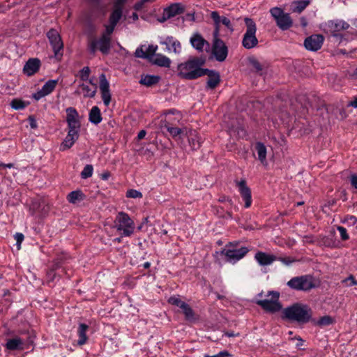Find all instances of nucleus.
I'll use <instances>...</instances> for the list:
<instances>
[{
    "label": "nucleus",
    "instance_id": "nucleus-1",
    "mask_svg": "<svg viewBox=\"0 0 357 357\" xmlns=\"http://www.w3.org/2000/svg\"><path fill=\"white\" fill-rule=\"evenodd\" d=\"M206 62V56H190L188 60L177 66V75L179 77L194 80L202 77L205 68L203 66Z\"/></svg>",
    "mask_w": 357,
    "mask_h": 357
},
{
    "label": "nucleus",
    "instance_id": "nucleus-2",
    "mask_svg": "<svg viewBox=\"0 0 357 357\" xmlns=\"http://www.w3.org/2000/svg\"><path fill=\"white\" fill-rule=\"evenodd\" d=\"M311 317V308L308 305L300 303L288 306L282 311L283 319L301 324L307 323Z\"/></svg>",
    "mask_w": 357,
    "mask_h": 357
},
{
    "label": "nucleus",
    "instance_id": "nucleus-3",
    "mask_svg": "<svg viewBox=\"0 0 357 357\" xmlns=\"http://www.w3.org/2000/svg\"><path fill=\"white\" fill-rule=\"evenodd\" d=\"M238 242H229L222 250L221 253L225 256L226 261L235 264L243 259L250 251L248 247L238 248Z\"/></svg>",
    "mask_w": 357,
    "mask_h": 357
},
{
    "label": "nucleus",
    "instance_id": "nucleus-4",
    "mask_svg": "<svg viewBox=\"0 0 357 357\" xmlns=\"http://www.w3.org/2000/svg\"><path fill=\"white\" fill-rule=\"evenodd\" d=\"M246 31L242 40V45L247 50L252 49L257 46L258 39L256 37L257 26L254 20L249 17L244 19Z\"/></svg>",
    "mask_w": 357,
    "mask_h": 357
},
{
    "label": "nucleus",
    "instance_id": "nucleus-5",
    "mask_svg": "<svg viewBox=\"0 0 357 357\" xmlns=\"http://www.w3.org/2000/svg\"><path fill=\"white\" fill-rule=\"evenodd\" d=\"M115 227L121 236H130L135 231V223L128 213L119 212L116 217Z\"/></svg>",
    "mask_w": 357,
    "mask_h": 357
},
{
    "label": "nucleus",
    "instance_id": "nucleus-6",
    "mask_svg": "<svg viewBox=\"0 0 357 357\" xmlns=\"http://www.w3.org/2000/svg\"><path fill=\"white\" fill-rule=\"evenodd\" d=\"M271 296L270 299L257 300L256 303L267 312L275 313L282 309L279 301L280 294L276 291H269L266 296Z\"/></svg>",
    "mask_w": 357,
    "mask_h": 357
},
{
    "label": "nucleus",
    "instance_id": "nucleus-7",
    "mask_svg": "<svg viewBox=\"0 0 357 357\" xmlns=\"http://www.w3.org/2000/svg\"><path fill=\"white\" fill-rule=\"evenodd\" d=\"M270 13L275 20L277 26L282 31H287L292 26L293 20L290 14L284 13L282 8L273 7L271 8Z\"/></svg>",
    "mask_w": 357,
    "mask_h": 357
},
{
    "label": "nucleus",
    "instance_id": "nucleus-8",
    "mask_svg": "<svg viewBox=\"0 0 357 357\" xmlns=\"http://www.w3.org/2000/svg\"><path fill=\"white\" fill-rule=\"evenodd\" d=\"M47 37L54 52V57L61 61L63 54V43L59 32L55 29H50Z\"/></svg>",
    "mask_w": 357,
    "mask_h": 357
},
{
    "label": "nucleus",
    "instance_id": "nucleus-9",
    "mask_svg": "<svg viewBox=\"0 0 357 357\" xmlns=\"http://www.w3.org/2000/svg\"><path fill=\"white\" fill-rule=\"evenodd\" d=\"M287 285L295 291H307L312 288V275H305L292 278Z\"/></svg>",
    "mask_w": 357,
    "mask_h": 357
},
{
    "label": "nucleus",
    "instance_id": "nucleus-10",
    "mask_svg": "<svg viewBox=\"0 0 357 357\" xmlns=\"http://www.w3.org/2000/svg\"><path fill=\"white\" fill-rule=\"evenodd\" d=\"M111 38H106L105 36H100L99 39L91 40L88 45V49L91 54H95L97 50H99L102 54L107 55L111 50Z\"/></svg>",
    "mask_w": 357,
    "mask_h": 357
},
{
    "label": "nucleus",
    "instance_id": "nucleus-11",
    "mask_svg": "<svg viewBox=\"0 0 357 357\" xmlns=\"http://www.w3.org/2000/svg\"><path fill=\"white\" fill-rule=\"evenodd\" d=\"M212 54L217 61L223 62L228 55V47L220 38L213 39Z\"/></svg>",
    "mask_w": 357,
    "mask_h": 357
},
{
    "label": "nucleus",
    "instance_id": "nucleus-12",
    "mask_svg": "<svg viewBox=\"0 0 357 357\" xmlns=\"http://www.w3.org/2000/svg\"><path fill=\"white\" fill-rule=\"evenodd\" d=\"M236 187L241 196L242 199L245 202V208H250L252 205V193L250 188L247 185L245 179L243 178L241 181H235Z\"/></svg>",
    "mask_w": 357,
    "mask_h": 357
},
{
    "label": "nucleus",
    "instance_id": "nucleus-13",
    "mask_svg": "<svg viewBox=\"0 0 357 357\" xmlns=\"http://www.w3.org/2000/svg\"><path fill=\"white\" fill-rule=\"evenodd\" d=\"M190 43L198 52H203L205 49L210 47L209 43L199 32H195L192 35Z\"/></svg>",
    "mask_w": 357,
    "mask_h": 357
},
{
    "label": "nucleus",
    "instance_id": "nucleus-14",
    "mask_svg": "<svg viewBox=\"0 0 357 357\" xmlns=\"http://www.w3.org/2000/svg\"><path fill=\"white\" fill-rule=\"evenodd\" d=\"M79 129L68 128V134L60 146V150L63 151L71 148L79 138Z\"/></svg>",
    "mask_w": 357,
    "mask_h": 357
},
{
    "label": "nucleus",
    "instance_id": "nucleus-15",
    "mask_svg": "<svg viewBox=\"0 0 357 357\" xmlns=\"http://www.w3.org/2000/svg\"><path fill=\"white\" fill-rule=\"evenodd\" d=\"M100 78V90L103 103L108 106L111 102V93L109 90V83L107 81L105 74H101Z\"/></svg>",
    "mask_w": 357,
    "mask_h": 357
},
{
    "label": "nucleus",
    "instance_id": "nucleus-16",
    "mask_svg": "<svg viewBox=\"0 0 357 357\" xmlns=\"http://www.w3.org/2000/svg\"><path fill=\"white\" fill-rule=\"evenodd\" d=\"M204 75L208 76L206 85V88L208 89H214L220 82V73L215 70L205 68L202 73V77Z\"/></svg>",
    "mask_w": 357,
    "mask_h": 357
},
{
    "label": "nucleus",
    "instance_id": "nucleus-17",
    "mask_svg": "<svg viewBox=\"0 0 357 357\" xmlns=\"http://www.w3.org/2000/svg\"><path fill=\"white\" fill-rule=\"evenodd\" d=\"M41 66L40 60L38 58L29 59L23 67V73L30 77L36 74Z\"/></svg>",
    "mask_w": 357,
    "mask_h": 357
},
{
    "label": "nucleus",
    "instance_id": "nucleus-18",
    "mask_svg": "<svg viewBox=\"0 0 357 357\" xmlns=\"http://www.w3.org/2000/svg\"><path fill=\"white\" fill-rule=\"evenodd\" d=\"M330 27L333 30L332 36L341 42L343 36L340 31L347 29L349 27V24L343 20H335L331 22Z\"/></svg>",
    "mask_w": 357,
    "mask_h": 357
},
{
    "label": "nucleus",
    "instance_id": "nucleus-19",
    "mask_svg": "<svg viewBox=\"0 0 357 357\" xmlns=\"http://www.w3.org/2000/svg\"><path fill=\"white\" fill-rule=\"evenodd\" d=\"M121 20L120 13L117 12H114V13H111L109 17V24L105 25V32L101 36H105L106 38H111V35L114 31V29L119 22Z\"/></svg>",
    "mask_w": 357,
    "mask_h": 357
},
{
    "label": "nucleus",
    "instance_id": "nucleus-20",
    "mask_svg": "<svg viewBox=\"0 0 357 357\" xmlns=\"http://www.w3.org/2000/svg\"><path fill=\"white\" fill-rule=\"evenodd\" d=\"M161 45L166 46L168 52H173L175 54H180L181 52V45L180 42L173 36H167L160 41Z\"/></svg>",
    "mask_w": 357,
    "mask_h": 357
},
{
    "label": "nucleus",
    "instance_id": "nucleus-21",
    "mask_svg": "<svg viewBox=\"0 0 357 357\" xmlns=\"http://www.w3.org/2000/svg\"><path fill=\"white\" fill-rule=\"evenodd\" d=\"M66 122L68 128L80 129V123L78 120L79 114L74 107H68L66 109Z\"/></svg>",
    "mask_w": 357,
    "mask_h": 357
},
{
    "label": "nucleus",
    "instance_id": "nucleus-22",
    "mask_svg": "<svg viewBox=\"0 0 357 357\" xmlns=\"http://www.w3.org/2000/svg\"><path fill=\"white\" fill-rule=\"evenodd\" d=\"M255 259L260 266H268L277 260V257L262 251H258L255 255Z\"/></svg>",
    "mask_w": 357,
    "mask_h": 357
},
{
    "label": "nucleus",
    "instance_id": "nucleus-23",
    "mask_svg": "<svg viewBox=\"0 0 357 357\" xmlns=\"http://www.w3.org/2000/svg\"><path fill=\"white\" fill-rule=\"evenodd\" d=\"M24 341L20 337L8 339L6 343V348L10 351L20 350L22 351L24 349Z\"/></svg>",
    "mask_w": 357,
    "mask_h": 357
},
{
    "label": "nucleus",
    "instance_id": "nucleus-24",
    "mask_svg": "<svg viewBox=\"0 0 357 357\" xmlns=\"http://www.w3.org/2000/svg\"><path fill=\"white\" fill-rule=\"evenodd\" d=\"M167 17L172 18L184 12V6L181 3H174L164 8Z\"/></svg>",
    "mask_w": 357,
    "mask_h": 357
},
{
    "label": "nucleus",
    "instance_id": "nucleus-25",
    "mask_svg": "<svg viewBox=\"0 0 357 357\" xmlns=\"http://www.w3.org/2000/svg\"><path fill=\"white\" fill-rule=\"evenodd\" d=\"M86 195L81 190L71 191L67 195V200L69 203L76 204L85 199Z\"/></svg>",
    "mask_w": 357,
    "mask_h": 357
},
{
    "label": "nucleus",
    "instance_id": "nucleus-26",
    "mask_svg": "<svg viewBox=\"0 0 357 357\" xmlns=\"http://www.w3.org/2000/svg\"><path fill=\"white\" fill-rule=\"evenodd\" d=\"M160 80V77L158 75H142L139 82L142 85L150 87L157 84Z\"/></svg>",
    "mask_w": 357,
    "mask_h": 357
},
{
    "label": "nucleus",
    "instance_id": "nucleus-27",
    "mask_svg": "<svg viewBox=\"0 0 357 357\" xmlns=\"http://www.w3.org/2000/svg\"><path fill=\"white\" fill-rule=\"evenodd\" d=\"M102 120L100 109L98 106H93L89 114V121L95 125L99 124Z\"/></svg>",
    "mask_w": 357,
    "mask_h": 357
},
{
    "label": "nucleus",
    "instance_id": "nucleus-28",
    "mask_svg": "<svg viewBox=\"0 0 357 357\" xmlns=\"http://www.w3.org/2000/svg\"><path fill=\"white\" fill-rule=\"evenodd\" d=\"M89 329V326L86 324H79V327H78V329H77V335H78V337H79V339L77 340V344L78 345H83L84 344L87 340H88V337H87V335H86V332Z\"/></svg>",
    "mask_w": 357,
    "mask_h": 357
},
{
    "label": "nucleus",
    "instance_id": "nucleus-29",
    "mask_svg": "<svg viewBox=\"0 0 357 357\" xmlns=\"http://www.w3.org/2000/svg\"><path fill=\"white\" fill-rule=\"evenodd\" d=\"M173 121L165 120L162 122V127L165 128L172 137H176L182 132V130L177 127L173 126Z\"/></svg>",
    "mask_w": 357,
    "mask_h": 357
},
{
    "label": "nucleus",
    "instance_id": "nucleus-30",
    "mask_svg": "<svg viewBox=\"0 0 357 357\" xmlns=\"http://www.w3.org/2000/svg\"><path fill=\"white\" fill-rule=\"evenodd\" d=\"M152 63L160 67L169 68L171 64V60L163 54H157L152 59Z\"/></svg>",
    "mask_w": 357,
    "mask_h": 357
},
{
    "label": "nucleus",
    "instance_id": "nucleus-31",
    "mask_svg": "<svg viewBox=\"0 0 357 357\" xmlns=\"http://www.w3.org/2000/svg\"><path fill=\"white\" fill-rule=\"evenodd\" d=\"M188 142L192 150L196 151L201 146V137L195 131L191 132L188 137Z\"/></svg>",
    "mask_w": 357,
    "mask_h": 357
},
{
    "label": "nucleus",
    "instance_id": "nucleus-32",
    "mask_svg": "<svg viewBox=\"0 0 357 357\" xmlns=\"http://www.w3.org/2000/svg\"><path fill=\"white\" fill-rule=\"evenodd\" d=\"M309 3V0L294 1L291 3L289 10L291 13H301Z\"/></svg>",
    "mask_w": 357,
    "mask_h": 357
},
{
    "label": "nucleus",
    "instance_id": "nucleus-33",
    "mask_svg": "<svg viewBox=\"0 0 357 357\" xmlns=\"http://www.w3.org/2000/svg\"><path fill=\"white\" fill-rule=\"evenodd\" d=\"M79 87L82 90L84 97L85 98H93L97 91V85L93 84V87H90L86 84H80Z\"/></svg>",
    "mask_w": 357,
    "mask_h": 357
},
{
    "label": "nucleus",
    "instance_id": "nucleus-34",
    "mask_svg": "<svg viewBox=\"0 0 357 357\" xmlns=\"http://www.w3.org/2000/svg\"><path fill=\"white\" fill-rule=\"evenodd\" d=\"M255 149L257 153L258 159L262 164L266 163V147L262 142H257Z\"/></svg>",
    "mask_w": 357,
    "mask_h": 357
},
{
    "label": "nucleus",
    "instance_id": "nucleus-35",
    "mask_svg": "<svg viewBox=\"0 0 357 357\" xmlns=\"http://www.w3.org/2000/svg\"><path fill=\"white\" fill-rule=\"evenodd\" d=\"M211 17L214 22L215 29L213 33V39L219 38L220 16L217 11H213L211 13Z\"/></svg>",
    "mask_w": 357,
    "mask_h": 357
},
{
    "label": "nucleus",
    "instance_id": "nucleus-36",
    "mask_svg": "<svg viewBox=\"0 0 357 357\" xmlns=\"http://www.w3.org/2000/svg\"><path fill=\"white\" fill-rule=\"evenodd\" d=\"M57 83L58 79H50L42 86V89L47 96L54 90Z\"/></svg>",
    "mask_w": 357,
    "mask_h": 357
},
{
    "label": "nucleus",
    "instance_id": "nucleus-37",
    "mask_svg": "<svg viewBox=\"0 0 357 357\" xmlns=\"http://www.w3.org/2000/svg\"><path fill=\"white\" fill-rule=\"evenodd\" d=\"M181 310L187 321H192L195 320V314L192 307L188 303H186Z\"/></svg>",
    "mask_w": 357,
    "mask_h": 357
},
{
    "label": "nucleus",
    "instance_id": "nucleus-38",
    "mask_svg": "<svg viewBox=\"0 0 357 357\" xmlns=\"http://www.w3.org/2000/svg\"><path fill=\"white\" fill-rule=\"evenodd\" d=\"M335 322V319L329 315L321 317L317 322L316 324L320 327H325L333 324Z\"/></svg>",
    "mask_w": 357,
    "mask_h": 357
},
{
    "label": "nucleus",
    "instance_id": "nucleus-39",
    "mask_svg": "<svg viewBox=\"0 0 357 357\" xmlns=\"http://www.w3.org/2000/svg\"><path fill=\"white\" fill-rule=\"evenodd\" d=\"M93 167L92 165H86L81 172L80 176L83 179H86L92 176Z\"/></svg>",
    "mask_w": 357,
    "mask_h": 357
},
{
    "label": "nucleus",
    "instance_id": "nucleus-40",
    "mask_svg": "<svg viewBox=\"0 0 357 357\" xmlns=\"http://www.w3.org/2000/svg\"><path fill=\"white\" fill-rule=\"evenodd\" d=\"M168 303L172 305L177 306L181 309H182V307H184L185 305L186 304L185 302H184L180 299L178 296H171L168 299Z\"/></svg>",
    "mask_w": 357,
    "mask_h": 357
},
{
    "label": "nucleus",
    "instance_id": "nucleus-41",
    "mask_svg": "<svg viewBox=\"0 0 357 357\" xmlns=\"http://www.w3.org/2000/svg\"><path fill=\"white\" fill-rule=\"evenodd\" d=\"M324 38L321 34L314 35V52L319 50L324 43Z\"/></svg>",
    "mask_w": 357,
    "mask_h": 357
},
{
    "label": "nucleus",
    "instance_id": "nucleus-42",
    "mask_svg": "<svg viewBox=\"0 0 357 357\" xmlns=\"http://www.w3.org/2000/svg\"><path fill=\"white\" fill-rule=\"evenodd\" d=\"M10 106L14 109H22L26 107L25 102L20 99H13L10 102Z\"/></svg>",
    "mask_w": 357,
    "mask_h": 357
},
{
    "label": "nucleus",
    "instance_id": "nucleus-43",
    "mask_svg": "<svg viewBox=\"0 0 357 357\" xmlns=\"http://www.w3.org/2000/svg\"><path fill=\"white\" fill-rule=\"evenodd\" d=\"M126 0H116V1L114 4V8L111 13H114V12H117L120 13L121 18L123 15V5Z\"/></svg>",
    "mask_w": 357,
    "mask_h": 357
},
{
    "label": "nucleus",
    "instance_id": "nucleus-44",
    "mask_svg": "<svg viewBox=\"0 0 357 357\" xmlns=\"http://www.w3.org/2000/svg\"><path fill=\"white\" fill-rule=\"evenodd\" d=\"M343 287H351L357 285V280L353 275H350L347 278L342 280Z\"/></svg>",
    "mask_w": 357,
    "mask_h": 357
},
{
    "label": "nucleus",
    "instance_id": "nucleus-45",
    "mask_svg": "<svg viewBox=\"0 0 357 357\" xmlns=\"http://www.w3.org/2000/svg\"><path fill=\"white\" fill-rule=\"evenodd\" d=\"M277 260L287 266H291L293 263L298 261L297 259L291 257H277Z\"/></svg>",
    "mask_w": 357,
    "mask_h": 357
},
{
    "label": "nucleus",
    "instance_id": "nucleus-46",
    "mask_svg": "<svg viewBox=\"0 0 357 357\" xmlns=\"http://www.w3.org/2000/svg\"><path fill=\"white\" fill-rule=\"evenodd\" d=\"M91 73L89 67L85 66L79 71V77L82 81L89 80V77Z\"/></svg>",
    "mask_w": 357,
    "mask_h": 357
},
{
    "label": "nucleus",
    "instance_id": "nucleus-47",
    "mask_svg": "<svg viewBox=\"0 0 357 357\" xmlns=\"http://www.w3.org/2000/svg\"><path fill=\"white\" fill-rule=\"evenodd\" d=\"M126 197L129 198H142V193L135 189H130L126 192Z\"/></svg>",
    "mask_w": 357,
    "mask_h": 357
},
{
    "label": "nucleus",
    "instance_id": "nucleus-48",
    "mask_svg": "<svg viewBox=\"0 0 357 357\" xmlns=\"http://www.w3.org/2000/svg\"><path fill=\"white\" fill-rule=\"evenodd\" d=\"M220 23L224 24L230 31L232 32L234 31L233 26L229 18L225 16L220 17Z\"/></svg>",
    "mask_w": 357,
    "mask_h": 357
},
{
    "label": "nucleus",
    "instance_id": "nucleus-49",
    "mask_svg": "<svg viewBox=\"0 0 357 357\" xmlns=\"http://www.w3.org/2000/svg\"><path fill=\"white\" fill-rule=\"evenodd\" d=\"M337 230L340 232V237L342 241H347L349 238V236L347 233L346 228L342 226H338Z\"/></svg>",
    "mask_w": 357,
    "mask_h": 357
},
{
    "label": "nucleus",
    "instance_id": "nucleus-50",
    "mask_svg": "<svg viewBox=\"0 0 357 357\" xmlns=\"http://www.w3.org/2000/svg\"><path fill=\"white\" fill-rule=\"evenodd\" d=\"M250 63L257 72H260L263 70L262 66L256 59H250Z\"/></svg>",
    "mask_w": 357,
    "mask_h": 357
},
{
    "label": "nucleus",
    "instance_id": "nucleus-51",
    "mask_svg": "<svg viewBox=\"0 0 357 357\" xmlns=\"http://www.w3.org/2000/svg\"><path fill=\"white\" fill-rule=\"evenodd\" d=\"M135 55L136 57H138V58H142V59L149 58V55H147L146 52H144L143 50L142 47H139L137 48V50H135Z\"/></svg>",
    "mask_w": 357,
    "mask_h": 357
},
{
    "label": "nucleus",
    "instance_id": "nucleus-52",
    "mask_svg": "<svg viewBox=\"0 0 357 357\" xmlns=\"http://www.w3.org/2000/svg\"><path fill=\"white\" fill-rule=\"evenodd\" d=\"M349 181L351 183V188L357 190V174H351L349 177Z\"/></svg>",
    "mask_w": 357,
    "mask_h": 357
},
{
    "label": "nucleus",
    "instance_id": "nucleus-53",
    "mask_svg": "<svg viewBox=\"0 0 357 357\" xmlns=\"http://www.w3.org/2000/svg\"><path fill=\"white\" fill-rule=\"evenodd\" d=\"M157 49H158L157 45H149V47H147L146 51V53L147 54V55H149V58L151 57V56H153V57L155 56V55L156 54L155 52H156Z\"/></svg>",
    "mask_w": 357,
    "mask_h": 357
},
{
    "label": "nucleus",
    "instance_id": "nucleus-54",
    "mask_svg": "<svg viewBox=\"0 0 357 357\" xmlns=\"http://www.w3.org/2000/svg\"><path fill=\"white\" fill-rule=\"evenodd\" d=\"M231 356V355L229 351H227L226 350H223V351H220L218 354L213 355V356L206 354V355H204V357H229Z\"/></svg>",
    "mask_w": 357,
    "mask_h": 357
},
{
    "label": "nucleus",
    "instance_id": "nucleus-55",
    "mask_svg": "<svg viewBox=\"0 0 357 357\" xmlns=\"http://www.w3.org/2000/svg\"><path fill=\"white\" fill-rule=\"evenodd\" d=\"M304 46L309 51H312V35L306 38L304 41Z\"/></svg>",
    "mask_w": 357,
    "mask_h": 357
},
{
    "label": "nucleus",
    "instance_id": "nucleus-56",
    "mask_svg": "<svg viewBox=\"0 0 357 357\" xmlns=\"http://www.w3.org/2000/svg\"><path fill=\"white\" fill-rule=\"evenodd\" d=\"M14 238L16 240V244L18 247L20 246L21 243H22L24 238V234H22V233H19V232H17L15 235H14Z\"/></svg>",
    "mask_w": 357,
    "mask_h": 357
},
{
    "label": "nucleus",
    "instance_id": "nucleus-57",
    "mask_svg": "<svg viewBox=\"0 0 357 357\" xmlns=\"http://www.w3.org/2000/svg\"><path fill=\"white\" fill-rule=\"evenodd\" d=\"M47 95L43 91V89H40L38 91L33 94V98L36 100H39L40 98L46 96Z\"/></svg>",
    "mask_w": 357,
    "mask_h": 357
},
{
    "label": "nucleus",
    "instance_id": "nucleus-58",
    "mask_svg": "<svg viewBox=\"0 0 357 357\" xmlns=\"http://www.w3.org/2000/svg\"><path fill=\"white\" fill-rule=\"evenodd\" d=\"M165 115H168V114H172V115H175V114H178V118L177 119V121H179L180 119H181V114H180V112L178 111L177 109L173 108V109H170L166 112H165L164 113Z\"/></svg>",
    "mask_w": 357,
    "mask_h": 357
},
{
    "label": "nucleus",
    "instance_id": "nucleus-59",
    "mask_svg": "<svg viewBox=\"0 0 357 357\" xmlns=\"http://www.w3.org/2000/svg\"><path fill=\"white\" fill-rule=\"evenodd\" d=\"M147 3L146 1H144L143 0H139L137 2H136L133 6V8L136 11H139L142 10L144 6V4Z\"/></svg>",
    "mask_w": 357,
    "mask_h": 357
},
{
    "label": "nucleus",
    "instance_id": "nucleus-60",
    "mask_svg": "<svg viewBox=\"0 0 357 357\" xmlns=\"http://www.w3.org/2000/svg\"><path fill=\"white\" fill-rule=\"evenodd\" d=\"M28 121L29 123V126L31 128H33V129L37 128L38 124H37L36 119L33 116H29Z\"/></svg>",
    "mask_w": 357,
    "mask_h": 357
},
{
    "label": "nucleus",
    "instance_id": "nucleus-61",
    "mask_svg": "<svg viewBox=\"0 0 357 357\" xmlns=\"http://www.w3.org/2000/svg\"><path fill=\"white\" fill-rule=\"evenodd\" d=\"M321 243L325 246L330 247L332 245V241L328 237H324Z\"/></svg>",
    "mask_w": 357,
    "mask_h": 357
},
{
    "label": "nucleus",
    "instance_id": "nucleus-62",
    "mask_svg": "<svg viewBox=\"0 0 357 357\" xmlns=\"http://www.w3.org/2000/svg\"><path fill=\"white\" fill-rule=\"evenodd\" d=\"M348 106L357 109V96H353L352 100L348 103Z\"/></svg>",
    "mask_w": 357,
    "mask_h": 357
},
{
    "label": "nucleus",
    "instance_id": "nucleus-63",
    "mask_svg": "<svg viewBox=\"0 0 357 357\" xmlns=\"http://www.w3.org/2000/svg\"><path fill=\"white\" fill-rule=\"evenodd\" d=\"M111 174L109 171H105L100 174V178L103 181H107L110 177Z\"/></svg>",
    "mask_w": 357,
    "mask_h": 357
},
{
    "label": "nucleus",
    "instance_id": "nucleus-64",
    "mask_svg": "<svg viewBox=\"0 0 357 357\" xmlns=\"http://www.w3.org/2000/svg\"><path fill=\"white\" fill-rule=\"evenodd\" d=\"M218 202H229L231 204L233 203V202H232L231 199L229 197H227V196H225V195L221 196V197L218 199Z\"/></svg>",
    "mask_w": 357,
    "mask_h": 357
}]
</instances>
